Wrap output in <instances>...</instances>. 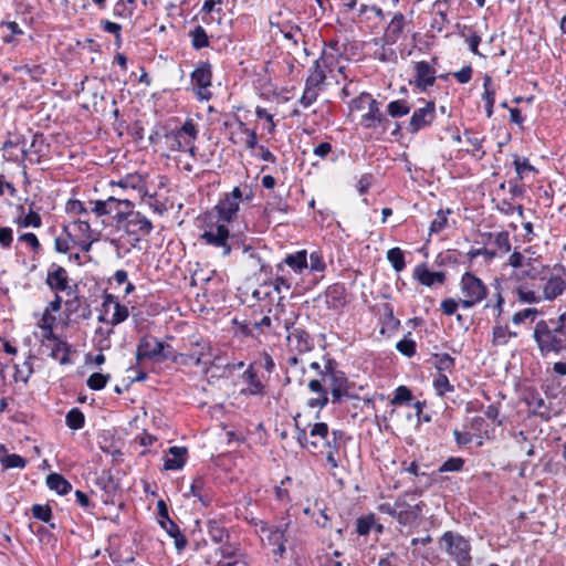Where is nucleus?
<instances>
[{
  "mask_svg": "<svg viewBox=\"0 0 566 566\" xmlns=\"http://www.w3.org/2000/svg\"><path fill=\"white\" fill-rule=\"evenodd\" d=\"M531 249H525L523 252L514 251L510 254L506 264L513 268L510 280L514 283L512 294L516 297V290L522 287H530L526 280H537L541 275L538 269L537 258L527 255Z\"/></svg>",
  "mask_w": 566,
  "mask_h": 566,
  "instance_id": "nucleus-1",
  "label": "nucleus"
},
{
  "mask_svg": "<svg viewBox=\"0 0 566 566\" xmlns=\"http://www.w3.org/2000/svg\"><path fill=\"white\" fill-rule=\"evenodd\" d=\"M533 339L543 357L566 350V334L553 321L539 319L533 329Z\"/></svg>",
  "mask_w": 566,
  "mask_h": 566,
  "instance_id": "nucleus-2",
  "label": "nucleus"
},
{
  "mask_svg": "<svg viewBox=\"0 0 566 566\" xmlns=\"http://www.w3.org/2000/svg\"><path fill=\"white\" fill-rule=\"evenodd\" d=\"M566 290V281L562 275L552 274L543 284L542 293L531 287L516 290V300L521 304H538L543 301L552 302L560 296Z\"/></svg>",
  "mask_w": 566,
  "mask_h": 566,
  "instance_id": "nucleus-3",
  "label": "nucleus"
},
{
  "mask_svg": "<svg viewBox=\"0 0 566 566\" xmlns=\"http://www.w3.org/2000/svg\"><path fill=\"white\" fill-rule=\"evenodd\" d=\"M422 503H408L406 496H398L394 502L378 505V511L397 520L400 525L409 526L416 523L422 512Z\"/></svg>",
  "mask_w": 566,
  "mask_h": 566,
  "instance_id": "nucleus-4",
  "label": "nucleus"
},
{
  "mask_svg": "<svg viewBox=\"0 0 566 566\" xmlns=\"http://www.w3.org/2000/svg\"><path fill=\"white\" fill-rule=\"evenodd\" d=\"M461 307L469 310L481 304L489 294L484 282L471 272H465L460 281Z\"/></svg>",
  "mask_w": 566,
  "mask_h": 566,
  "instance_id": "nucleus-5",
  "label": "nucleus"
},
{
  "mask_svg": "<svg viewBox=\"0 0 566 566\" xmlns=\"http://www.w3.org/2000/svg\"><path fill=\"white\" fill-rule=\"evenodd\" d=\"M243 198L248 201L253 198L252 190H248L247 186L244 189L239 186L234 187L232 191L224 193L214 207L219 221L227 223L234 221L238 217L240 202Z\"/></svg>",
  "mask_w": 566,
  "mask_h": 566,
  "instance_id": "nucleus-6",
  "label": "nucleus"
},
{
  "mask_svg": "<svg viewBox=\"0 0 566 566\" xmlns=\"http://www.w3.org/2000/svg\"><path fill=\"white\" fill-rule=\"evenodd\" d=\"M439 546L457 562L458 566H471V545L462 535L447 531L440 537Z\"/></svg>",
  "mask_w": 566,
  "mask_h": 566,
  "instance_id": "nucleus-7",
  "label": "nucleus"
},
{
  "mask_svg": "<svg viewBox=\"0 0 566 566\" xmlns=\"http://www.w3.org/2000/svg\"><path fill=\"white\" fill-rule=\"evenodd\" d=\"M321 376L325 386L331 389L333 403H339L344 397L349 396L348 380L345 374L336 368V363L334 360H326Z\"/></svg>",
  "mask_w": 566,
  "mask_h": 566,
  "instance_id": "nucleus-8",
  "label": "nucleus"
},
{
  "mask_svg": "<svg viewBox=\"0 0 566 566\" xmlns=\"http://www.w3.org/2000/svg\"><path fill=\"white\" fill-rule=\"evenodd\" d=\"M322 59H317L311 67L310 75L305 81V87L300 98V104L303 107H310L317 101L319 92L322 91L326 74L322 65Z\"/></svg>",
  "mask_w": 566,
  "mask_h": 566,
  "instance_id": "nucleus-9",
  "label": "nucleus"
},
{
  "mask_svg": "<svg viewBox=\"0 0 566 566\" xmlns=\"http://www.w3.org/2000/svg\"><path fill=\"white\" fill-rule=\"evenodd\" d=\"M102 308L104 315H101L98 321L111 326L125 322L129 316L128 307L120 304L117 297L109 293L103 295Z\"/></svg>",
  "mask_w": 566,
  "mask_h": 566,
  "instance_id": "nucleus-10",
  "label": "nucleus"
},
{
  "mask_svg": "<svg viewBox=\"0 0 566 566\" xmlns=\"http://www.w3.org/2000/svg\"><path fill=\"white\" fill-rule=\"evenodd\" d=\"M200 239L205 241V243L220 249L222 256L229 255L232 251L231 241L233 240V237L230 235L228 227L223 223L210 226L200 235Z\"/></svg>",
  "mask_w": 566,
  "mask_h": 566,
  "instance_id": "nucleus-11",
  "label": "nucleus"
},
{
  "mask_svg": "<svg viewBox=\"0 0 566 566\" xmlns=\"http://www.w3.org/2000/svg\"><path fill=\"white\" fill-rule=\"evenodd\" d=\"M198 128L192 119H187L184 125L166 135L171 151L185 150L198 137Z\"/></svg>",
  "mask_w": 566,
  "mask_h": 566,
  "instance_id": "nucleus-12",
  "label": "nucleus"
},
{
  "mask_svg": "<svg viewBox=\"0 0 566 566\" xmlns=\"http://www.w3.org/2000/svg\"><path fill=\"white\" fill-rule=\"evenodd\" d=\"M286 526L282 525L270 527L266 523L260 524V537L264 545L271 546L274 555L282 557L285 553Z\"/></svg>",
  "mask_w": 566,
  "mask_h": 566,
  "instance_id": "nucleus-13",
  "label": "nucleus"
},
{
  "mask_svg": "<svg viewBox=\"0 0 566 566\" xmlns=\"http://www.w3.org/2000/svg\"><path fill=\"white\" fill-rule=\"evenodd\" d=\"M170 346L164 342L158 340L153 336L143 337L136 349V359L138 361L144 359H167L169 354L165 349Z\"/></svg>",
  "mask_w": 566,
  "mask_h": 566,
  "instance_id": "nucleus-14",
  "label": "nucleus"
},
{
  "mask_svg": "<svg viewBox=\"0 0 566 566\" xmlns=\"http://www.w3.org/2000/svg\"><path fill=\"white\" fill-rule=\"evenodd\" d=\"M436 118V104L432 101L426 102L424 106L417 108L408 123L407 129L411 134L429 126Z\"/></svg>",
  "mask_w": 566,
  "mask_h": 566,
  "instance_id": "nucleus-15",
  "label": "nucleus"
},
{
  "mask_svg": "<svg viewBox=\"0 0 566 566\" xmlns=\"http://www.w3.org/2000/svg\"><path fill=\"white\" fill-rule=\"evenodd\" d=\"M119 229L125 230L128 234L148 235L153 231L154 227L148 218L139 211L130 209V212H128Z\"/></svg>",
  "mask_w": 566,
  "mask_h": 566,
  "instance_id": "nucleus-16",
  "label": "nucleus"
},
{
  "mask_svg": "<svg viewBox=\"0 0 566 566\" xmlns=\"http://www.w3.org/2000/svg\"><path fill=\"white\" fill-rule=\"evenodd\" d=\"M211 65L200 62L191 73V81L197 86V95L200 99H209L211 94L208 91L211 85Z\"/></svg>",
  "mask_w": 566,
  "mask_h": 566,
  "instance_id": "nucleus-17",
  "label": "nucleus"
},
{
  "mask_svg": "<svg viewBox=\"0 0 566 566\" xmlns=\"http://www.w3.org/2000/svg\"><path fill=\"white\" fill-rule=\"evenodd\" d=\"M364 98H368V112L360 118V124L365 128H376L377 126H385L388 123L387 117L381 113L379 103L371 98L368 93H361L359 102Z\"/></svg>",
  "mask_w": 566,
  "mask_h": 566,
  "instance_id": "nucleus-18",
  "label": "nucleus"
},
{
  "mask_svg": "<svg viewBox=\"0 0 566 566\" xmlns=\"http://www.w3.org/2000/svg\"><path fill=\"white\" fill-rule=\"evenodd\" d=\"M415 78L410 81L416 87L421 91H427L436 82V70L427 62L419 61L415 63Z\"/></svg>",
  "mask_w": 566,
  "mask_h": 566,
  "instance_id": "nucleus-19",
  "label": "nucleus"
},
{
  "mask_svg": "<svg viewBox=\"0 0 566 566\" xmlns=\"http://www.w3.org/2000/svg\"><path fill=\"white\" fill-rule=\"evenodd\" d=\"M46 285L54 292H64L70 289V277L67 271L55 263H52L48 270Z\"/></svg>",
  "mask_w": 566,
  "mask_h": 566,
  "instance_id": "nucleus-20",
  "label": "nucleus"
},
{
  "mask_svg": "<svg viewBox=\"0 0 566 566\" xmlns=\"http://www.w3.org/2000/svg\"><path fill=\"white\" fill-rule=\"evenodd\" d=\"M283 327L287 332V340L290 346L295 348L298 353H307L313 347V342L307 332L301 328H292L289 322L283 323Z\"/></svg>",
  "mask_w": 566,
  "mask_h": 566,
  "instance_id": "nucleus-21",
  "label": "nucleus"
},
{
  "mask_svg": "<svg viewBox=\"0 0 566 566\" xmlns=\"http://www.w3.org/2000/svg\"><path fill=\"white\" fill-rule=\"evenodd\" d=\"M308 389L317 396L308 399L310 408H324L328 403V392L324 381L321 379H312L308 382Z\"/></svg>",
  "mask_w": 566,
  "mask_h": 566,
  "instance_id": "nucleus-22",
  "label": "nucleus"
},
{
  "mask_svg": "<svg viewBox=\"0 0 566 566\" xmlns=\"http://www.w3.org/2000/svg\"><path fill=\"white\" fill-rule=\"evenodd\" d=\"M211 356V346L209 342L205 339H199L192 343L191 353L186 355L189 361H191L193 365H206Z\"/></svg>",
  "mask_w": 566,
  "mask_h": 566,
  "instance_id": "nucleus-23",
  "label": "nucleus"
},
{
  "mask_svg": "<svg viewBox=\"0 0 566 566\" xmlns=\"http://www.w3.org/2000/svg\"><path fill=\"white\" fill-rule=\"evenodd\" d=\"M405 15L401 12L394 14L384 33L386 44H395L402 34L405 28Z\"/></svg>",
  "mask_w": 566,
  "mask_h": 566,
  "instance_id": "nucleus-24",
  "label": "nucleus"
},
{
  "mask_svg": "<svg viewBox=\"0 0 566 566\" xmlns=\"http://www.w3.org/2000/svg\"><path fill=\"white\" fill-rule=\"evenodd\" d=\"M113 205L109 206V214L116 222L117 228H120L125 221L130 209H134V203L128 199H118L113 197Z\"/></svg>",
  "mask_w": 566,
  "mask_h": 566,
  "instance_id": "nucleus-25",
  "label": "nucleus"
},
{
  "mask_svg": "<svg viewBox=\"0 0 566 566\" xmlns=\"http://www.w3.org/2000/svg\"><path fill=\"white\" fill-rule=\"evenodd\" d=\"M187 449L185 447L169 448L164 462L165 470H180L186 463Z\"/></svg>",
  "mask_w": 566,
  "mask_h": 566,
  "instance_id": "nucleus-26",
  "label": "nucleus"
},
{
  "mask_svg": "<svg viewBox=\"0 0 566 566\" xmlns=\"http://www.w3.org/2000/svg\"><path fill=\"white\" fill-rule=\"evenodd\" d=\"M113 186H118L123 189H133L137 190L140 195L146 196L147 192L145 190V179L139 174H127L123 178H120L118 181H113Z\"/></svg>",
  "mask_w": 566,
  "mask_h": 566,
  "instance_id": "nucleus-27",
  "label": "nucleus"
},
{
  "mask_svg": "<svg viewBox=\"0 0 566 566\" xmlns=\"http://www.w3.org/2000/svg\"><path fill=\"white\" fill-rule=\"evenodd\" d=\"M415 277L426 286H431L434 283L442 284L446 280L443 272L429 271L424 265H418L416 268Z\"/></svg>",
  "mask_w": 566,
  "mask_h": 566,
  "instance_id": "nucleus-28",
  "label": "nucleus"
},
{
  "mask_svg": "<svg viewBox=\"0 0 566 566\" xmlns=\"http://www.w3.org/2000/svg\"><path fill=\"white\" fill-rule=\"evenodd\" d=\"M243 378L248 382V387L243 392L252 396H262L265 392V387L262 380L258 377L256 371L251 366L243 373Z\"/></svg>",
  "mask_w": 566,
  "mask_h": 566,
  "instance_id": "nucleus-29",
  "label": "nucleus"
},
{
  "mask_svg": "<svg viewBox=\"0 0 566 566\" xmlns=\"http://www.w3.org/2000/svg\"><path fill=\"white\" fill-rule=\"evenodd\" d=\"M64 232L71 240L94 235L93 230L86 220L74 221L73 223L64 227Z\"/></svg>",
  "mask_w": 566,
  "mask_h": 566,
  "instance_id": "nucleus-30",
  "label": "nucleus"
},
{
  "mask_svg": "<svg viewBox=\"0 0 566 566\" xmlns=\"http://www.w3.org/2000/svg\"><path fill=\"white\" fill-rule=\"evenodd\" d=\"M517 333L511 331L507 325L496 323L492 327V346L502 347L505 346L512 337H516Z\"/></svg>",
  "mask_w": 566,
  "mask_h": 566,
  "instance_id": "nucleus-31",
  "label": "nucleus"
},
{
  "mask_svg": "<svg viewBox=\"0 0 566 566\" xmlns=\"http://www.w3.org/2000/svg\"><path fill=\"white\" fill-rule=\"evenodd\" d=\"M283 263L291 268L295 273L302 274L308 269L306 250H300L295 253L287 254L284 258Z\"/></svg>",
  "mask_w": 566,
  "mask_h": 566,
  "instance_id": "nucleus-32",
  "label": "nucleus"
},
{
  "mask_svg": "<svg viewBox=\"0 0 566 566\" xmlns=\"http://www.w3.org/2000/svg\"><path fill=\"white\" fill-rule=\"evenodd\" d=\"M464 138L468 145L471 147L470 149H467V151L471 153L473 157L482 159L485 155V150L483 149L484 137H480L475 133L465 130Z\"/></svg>",
  "mask_w": 566,
  "mask_h": 566,
  "instance_id": "nucleus-33",
  "label": "nucleus"
},
{
  "mask_svg": "<svg viewBox=\"0 0 566 566\" xmlns=\"http://www.w3.org/2000/svg\"><path fill=\"white\" fill-rule=\"evenodd\" d=\"M46 485L60 495L67 494L72 490L71 483L59 473L49 474L46 476Z\"/></svg>",
  "mask_w": 566,
  "mask_h": 566,
  "instance_id": "nucleus-34",
  "label": "nucleus"
},
{
  "mask_svg": "<svg viewBox=\"0 0 566 566\" xmlns=\"http://www.w3.org/2000/svg\"><path fill=\"white\" fill-rule=\"evenodd\" d=\"M207 531L210 538L217 544L229 541L230 535L227 528L216 520H209L207 522Z\"/></svg>",
  "mask_w": 566,
  "mask_h": 566,
  "instance_id": "nucleus-35",
  "label": "nucleus"
},
{
  "mask_svg": "<svg viewBox=\"0 0 566 566\" xmlns=\"http://www.w3.org/2000/svg\"><path fill=\"white\" fill-rule=\"evenodd\" d=\"M432 365L437 373H452L455 366V360L447 353H436L432 355Z\"/></svg>",
  "mask_w": 566,
  "mask_h": 566,
  "instance_id": "nucleus-36",
  "label": "nucleus"
},
{
  "mask_svg": "<svg viewBox=\"0 0 566 566\" xmlns=\"http://www.w3.org/2000/svg\"><path fill=\"white\" fill-rule=\"evenodd\" d=\"M160 526L175 539V546L179 552L186 547L187 539L174 521L169 518L167 522L161 523Z\"/></svg>",
  "mask_w": 566,
  "mask_h": 566,
  "instance_id": "nucleus-37",
  "label": "nucleus"
},
{
  "mask_svg": "<svg viewBox=\"0 0 566 566\" xmlns=\"http://www.w3.org/2000/svg\"><path fill=\"white\" fill-rule=\"evenodd\" d=\"M222 558L227 559L226 562H218L217 566H232L237 563L238 557V546L235 544H231L228 541L221 543L219 548Z\"/></svg>",
  "mask_w": 566,
  "mask_h": 566,
  "instance_id": "nucleus-38",
  "label": "nucleus"
},
{
  "mask_svg": "<svg viewBox=\"0 0 566 566\" xmlns=\"http://www.w3.org/2000/svg\"><path fill=\"white\" fill-rule=\"evenodd\" d=\"M490 240L497 248V255L506 254L511 251L510 234L507 231L489 233Z\"/></svg>",
  "mask_w": 566,
  "mask_h": 566,
  "instance_id": "nucleus-39",
  "label": "nucleus"
},
{
  "mask_svg": "<svg viewBox=\"0 0 566 566\" xmlns=\"http://www.w3.org/2000/svg\"><path fill=\"white\" fill-rule=\"evenodd\" d=\"M277 289L279 287L273 286L272 283L266 282L254 290L252 296L259 301L269 300L270 302H273L274 300H277Z\"/></svg>",
  "mask_w": 566,
  "mask_h": 566,
  "instance_id": "nucleus-40",
  "label": "nucleus"
},
{
  "mask_svg": "<svg viewBox=\"0 0 566 566\" xmlns=\"http://www.w3.org/2000/svg\"><path fill=\"white\" fill-rule=\"evenodd\" d=\"M432 385L438 396H444L447 392L454 391V386L450 382L447 374L437 373Z\"/></svg>",
  "mask_w": 566,
  "mask_h": 566,
  "instance_id": "nucleus-41",
  "label": "nucleus"
},
{
  "mask_svg": "<svg viewBox=\"0 0 566 566\" xmlns=\"http://www.w3.org/2000/svg\"><path fill=\"white\" fill-rule=\"evenodd\" d=\"M310 436L313 440L310 442L311 446L316 449L319 444L318 440L326 441L328 436V426L325 422H316L311 426Z\"/></svg>",
  "mask_w": 566,
  "mask_h": 566,
  "instance_id": "nucleus-42",
  "label": "nucleus"
},
{
  "mask_svg": "<svg viewBox=\"0 0 566 566\" xmlns=\"http://www.w3.org/2000/svg\"><path fill=\"white\" fill-rule=\"evenodd\" d=\"M284 311H276V307L274 308L273 318L269 315L263 316L259 322L254 323V326L259 328L260 331L264 329H271L273 327V331L276 332V329L282 325L280 319V314Z\"/></svg>",
  "mask_w": 566,
  "mask_h": 566,
  "instance_id": "nucleus-43",
  "label": "nucleus"
},
{
  "mask_svg": "<svg viewBox=\"0 0 566 566\" xmlns=\"http://www.w3.org/2000/svg\"><path fill=\"white\" fill-rule=\"evenodd\" d=\"M411 106L406 99H396L388 104L387 113L389 116L397 118L406 116L410 113Z\"/></svg>",
  "mask_w": 566,
  "mask_h": 566,
  "instance_id": "nucleus-44",
  "label": "nucleus"
},
{
  "mask_svg": "<svg viewBox=\"0 0 566 566\" xmlns=\"http://www.w3.org/2000/svg\"><path fill=\"white\" fill-rule=\"evenodd\" d=\"M190 493L198 497L203 505H209L210 496L205 492V480L201 476L193 479L190 485Z\"/></svg>",
  "mask_w": 566,
  "mask_h": 566,
  "instance_id": "nucleus-45",
  "label": "nucleus"
},
{
  "mask_svg": "<svg viewBox=\"0 0 566 566\" xmlns=\"http://www.w3.org/2000/svg\"><path fill=\"white\" fill-rule=\"evenodd\" d=\"M49 346H51V356L54 359L60 360L61 364L67 363L69 347L67 344L60 338L52 342Z\"/></svg>",
  "mask_w": 566,
  "mask_h": 566,
  "instance_id": "nucleus-46",
  "label": "nucleus"
},
{
  "mask_svg": "<svg viewBox=\"0 0 566 566\" xmlns=\"http://www.w3.org/2000/svg\"><path fill=\"white\" fill-rule=\"evenodd\" d=\"M304 373V368H298V358L296 356H292L287 359V368H286V381L291 382L293 378H295L300 385H302L303 379L301 375Z\"/></svg>",
  "mask_w": 566,
  "mask_h": 566,
  "instance_id": "nucleus-47",
  "label": "nucleus"
},
{
  "mask_svg": "<svg viewBox=\"0 0 566 566\" xmlns=\"http://www.w3.org/2000/svg\"><path fill=\"white\" fill-rule=\"evenodd\" d=\"M66 424L72 430L82 429L85 422L84 413L78 408H72L66 413Z\"/></svg>",
  "mask_w": 566,
  "mask_h": 566,
  "instance_id": "nucleus-48",
  "label": "nucleus"
},
{
  "mask_svg": "<svg viewBox=\"0 0 566 566\" xmlns=\"http://www.w3.org/2000/svg\"><path fill=\"white\" fill-rule=\"evenodd\" d=\"M387 260L391 263L396 272H401L405 266V255L400 248H392L387 252Z\"/></svg>",
  "mask_w": 566,
  "mask_h": 566,
  "instance_id": "nucleus-49",
  "label": "nucleus"
},
{
  "mask_svg": "<svg viewBox=\"0 0 566 566\" xmlns=\"http://www.w3.org/2000/svg\"><path fill=\"white\" fill-rule=\"evenodd\" d=\"M273 286L279 287L277 289V303H276V311H284V307L282 305V301L284 300V295L282 294L283 290L289 291L291 289V281L284 275H277L274 282H271Z\"/></svg>",
  "mask_w": 566,
  "mask_h": 566,
  "instance_id": "nucleus-50",
  "label": "nucleus"
},
{
  "mask_svg": "<svg viewBox=\"0 0 566 566\" xmlns=\"http://www.w3.org/2000/svg\"><path fill=\"white\" fill-rule=\"evenodd\" d=\"M192 46L195 49H203L209 45V39L206 30L201 25H197L191 32Z\"/></svg>",
  "mask_w": 566,
  "mask_h": 566,
  "instance_id": "nucleus-51",
  "label": "nucleus"
},
{
  "mask_svg": "<svg viewBox=\"0 0 566 566\" xmlns=\"http://www.w3.org/2000/svg\"><path fill=\"white\" fill-rule=\"evenodd\" d=\"M15 223L21 228H40L42 226V219L38 212L30 210L24 217L15 219Z\"/></svg>",
  "mask_w": 566,
  "mask_h": 566,
  "instance_id": "nucleus-52",
  "label": "nucleus"
},
{
  "mask_svg": "<svg viewBox=\"0 0 566 566\" xmlns=\"http://www.w3.org/2000/svg\"><path fill=\"white\" fill-rule=\"evenodd\" d=\"M541 314V311H538L535 307H527L524 310H521L518 312H515L512 316V323L514 325H521L525 321L531 319L534 321L536 316Z\"/></svg>",
  "mask_w": 566,
  "mask_h": 566,
  "instance_id": "nucleus-53",
  "label": "nucleus"
},
{
  "mask_svg": "<svg viewBox=\"0 0 566 566\" xmlns=\"http://www.w3.org/2000/svg\"><path fill=\"white\" fill-rule=\"evenodd\" d=\"M451 213V210H439L437 212L436 218L432 220L430 224V234L440 233L448 224V214Z\"/></svg>",
  "mask_w": 566,
  "mask_h": 566,
  "instance_id": "nucleus-54",
  "label": "nucleus"
},
{
  "mask_svg": "<svg viewBox=\"0 0 566 566\" xmlns=\"http://www.w3.org/2000/svg\"><path fill=\"white\" fill-rule=\"evenodd\" d=\"M108 380H109V375L94 373L88 377L86 384H87L88 388L92 390H101L106 386Z\"/></svg>",
  "mask_w": 566,
  "mask_h": 566,
  "instance_id": "nucleus-55",
  "label": "nucleus"
},
{
  "mask_svg": "<svg viewBox=\"0 0 566 566\" xmlns=\"http://www.w3.org/2000/svg\"><path fill=\"white\" fill-rule=\"evenodd\" d=\"M494 297H495V301L493 303L492 302H486L485 305H484V308L485 310H488V308L493 310L495 312V318L497 319L504 313L505 300H504V296L502 295L501 290H497V292L495 293Z\"/></svg>",
  "mask_w": 566,
  "mask_h": 566,
  "instance_id": "nucleus-56",
  "label": "nucleus"
},
{
  "mask_svg": "<svg viewBox=\"0 0 566 566\" xmlns=\"http://www.w3.org/2000/svg\"><path fill=\"white\" fill-rule=\"evenodd\" d=\"M290 207L286 201H284L281 197H274L273 201H268L264 207V211L266 213H271L273 211H280L286 213Z\"/></svg>",
  "mask_w": 566,
  "mask_h": 566,
  "instance_id": "nucleus-57",
  "label": "nucleus"
},
{
  "mask_svg": "<svg viewBox=\"0 0 566 566\" xmlns=\"http://www.w3.org/2000/svg\"><path fill=\"white\" fill-rule=\"evenodd\" d=\"M514 167L520 180L524 178L526 172L535 170V168L528 163L527 158H520L518 156H515Z\"/></svg>",
  "mask_w": 566,
  "mask_h": 566,
  "instance_id": "nucleus-58",
  "label": "nucleus"
},
{
  "mask_svg": "<svg viewBox=\"0 0 566 566\" xmlns=\"http://www.w3.org/2000/svg\"><path fill=\"white\" fill-rule=\"evenodd\" d=\"M464 465L462 458H449L439 468V472H458L461 471Z\"/></svg>",
  "mask_w": 566,
  "mask_h": 566,
  "instance_id": "nucleus-59",
  "label": "nucleus"
},
{
  "mask_svg": "<svg viewBox=\"0 0 566 566\" xmlns=\"http://www.w3.org/2000/svg\"><path fill=\"white\" fill-rule=\"evenodd\" d=\"M396 348L402 355L412 357L416 353V342L411 338L405 337L397 343Z\"/></svg>",
  "mask_w": 566,
  "mask_h": 566,
  "instance_id": "nucleus-60",
  "label": "nucleus"
},
{
  "mask_svg": "<svg viewBox=\"0 0 566 566\" xmlns=\"http://www.w3.org/2000/svg\"><path fill=\"white\" fill-rule=\"evenodd\" d=\"M101 24L105 32L115 35L116 44H117V46H119L120 41H122V35H120L122 25L118 23L108 21V20H102Z\"/></svg>",
  "mask_w": 566,
  "mask_h": 566,
  "instance_id": "nucleus-61",
  "label": "nucleus"
},
{
  "mask_svg": "<svg viewBox=\"0 0 566 566\" xmlns=\"http://www.w3.org/2000/svg\"><path fill=\"white\" fill-rule=\"evenodd\" d=\"M411 398V391L406 386H399L395 390L394 398L391 399V405H401L410 401Z\"/></svg>",
  "mask_w": 566,
  "mask_h": 566,
  "instance_id": "nucleus-62",
  "label": "nucleus"
},
{
  "mask_svg": "<svg viewBox=\"0 0 566 566\" xmlns=\"http://www.w3.org/2000/svg\"><path fill=\"white\" fill-rule=\"evenodd\" d=\"M113 196L108 197L106 200H96L94 201V206L92 211L97 217L108 216L109 214V206L113 205Z\"/></svg>",
  "mask_w": 566,
  "mask_h": 566,
  "instance_id": "nucleus-63",
  "label": "nucleus"
},
{
  "mask_svg": "<svg viewBox=\"0 0 566 566\" xmlns=\"http://www.w3.org/2000/svg\"><path fill=\"white\" fill-rule=\"evenodd\" d=\"M308 269L312 272H323L325 270V262L319 252H312L310 254Z\"/></svg>",
  "mask_w": 566,
  "mask_h": 566,
  "instance_id": "nucleus-64",
  "label": "nucleus"
}]
</instances>
